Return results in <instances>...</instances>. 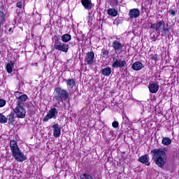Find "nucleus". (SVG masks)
Instances as JSON below:
<instances>
[{"label":"nucleus","mask_w":179,"mask_h":179,"mask_svg":"<svg viewBox=\"0 0 179 179\" xmlns=\"http://www.w3.org/2000/svg\"><path fill=\"white\" fill-rule=\"evenodd\" d=\"M152 160L155 162V164L163 169L166 162H167V155H166V151L162 148L154 149L151 151Z\"/></svg>","instance_id":"obj_1"},{"label":"nucleus","mask_w":179,"mask_h":179,"mask_svg":"<svg viewBox=\"0 0 179 179\" xmlns=\"http://www.w3.org/2000/svg\"><path fill=\"white\" fill-rule=\"evenodd\" d=\"M10 148L12 152V156L20 163L24 162V160H27V157L24 155V153L22 152L20 149H19V146L17 145V142L15 140H11L10 141Z\"/></svg>","instance_id":"obj_2"},{"label":"nucleus","mask_w":179,"mask_h":179,"mask_svg":"<svg viewBox=\"0 0 179 179\" xmlns=\"http://www.w3.org/2000/svg\"><path fill=\"white\" fill-rule=\"evenodd\" d=\"M150 27L157 31L158 34L162 36V37H166L170 33V30L166 27L164 21H158L157 23L152 24Z\"/></svg>","instance_id":"obj_3"},{"label":"nucleus","mask_w":179,"mask_h":179,"mask_svg":"<svg viewBox=\"0 0 179 179\" xmlns=\"http://www.w3.org/2000/svg\"><path fill=\"white\" fill-rule=\"evenodd\" d=\"M53 99H55L57 103H60V101H66L69 99V93L66 90L57 87L55 89Z\"/></svg>","instance_id":"obj_4"},{"label":"nucleus","mask_w":179,"mask_h":179,"mask_svg":"<svg viewBox=\"0 0 179 179\" xmlns=\"http://www.w3.org/2000/svg\"><path fill=\"white\" fill-rule=\"evenodd\" d=\"M55 50H58V51H62V52H68L69 50V45L61 42L59 39H56L54 44Z\"/></svg>","instance_id":"obj_5"},{"label":"nucleus","mask_w":179,"mask_h":179,"mask_svg":"<svg viewBox=\"0 0 179 179\" xmlns=\"http://www.w3.org/2000/svg\"><path fill=\"white\" fill-rule=\"evenodd\" d=\"M14 113L16 114L17 118H24V117H26V108H24V105L17 103L14 109Z\"/></svg>","instance_id":"obj_6"},{"label":"nucleus","mask_w":179,"mask_h":179,"mask_svg":"<svg viewBox=\"0 0 179 179\" xmlns=\"http://www.w3.org/2000/svg\"><path fill=\"white\" fill-rule=\"evenodd\" d=\"M57 117H58V110L55 108H52L49 110L47 115L43 118V121L47 122L49 120H56Z\"/></svg>","instance_id":"obj_7"},{"label":"nucleus","mask_w":179,"mask_h":179,"mask_svg":"<svg viewBox=\"0 0 179 179\" xmlns=\"http://www.w3.org/2000/svg\"><path fill=\"white\" fill-rule=\"evenodd\" d=\"M124 43H120L118 41H114L112 43V47L117 55L124 52Z\"/></svg>","instance_id":"obj_8"},{"label":"nucleus","mask_w":179,"mask_h":179,"mask_svg":"<svg viewBox=\"0 0 179 179\" xmlns=\"http://www.w3.org/2000/svg\"><path fill=\"white\" fill-rule=\"evenodd\" d=\"M14 96L17 100V104H22V106H24V101H26L27 99H29V96H27V95L24 94H22V93L18 91L14 92Z\"/></svg>","instance_id":"obj_9"},{"label":"nucleus","mask_w":179,"mask_h":179,"mask_svg":"<svg viewBox=\"0 0 179 179\" xmlns=\"http://www.w3.org/2000/svg\"><path fill=\"white\" fill-rule=\"evenodd\" d=\"M126 65L127 61L122 60L121 59H114L112 64V68L117 69V68H124Z\"/></svg>","instance_id":"obj_10"},{"label":"nucleus","mask_w":179,"mask_h":179,"mask_svg":"<svg viewBox=\"0 0 179 179\" xmlns=\"http://www.w3.org/2000/svg\"><path fill=\"white\" fill-rule=\"evenodd\" d=\"M85 62H86L87 65H93V64H94V52L93 51L88 52L86 54Z\"/></svg>","instance_id":"obj_11"},{"label":"nucleus","mask_w":179,"mask_h":179,"mask_svg":"<svg viewBox=\"0 0 179 179\" xmlns=\"http://www.w3.org/2000/svg\"><path fill=\"white\" fill-rule=\"evenodd\" d=\"M150 160V157L148 154L142 155L138 158V162H140V163H142L143 164H145V166H150V162H149Z\"/></svg>","instance_id":"obj_12"},{"label":"nucleus","mask_w":179,"mask_h":179,"mask_svg":"<svg viewBox=\"0 0 179 179\" xmlns=\"http://www.w3.org/2000/svg\"><path fill=\"white\" fill-rule=\"evenodd\" d=\"M139 15H141V11L138 8H132L129 13L130 19H136V17H139Z\"/></svg>","instance_id":"obj_13"},{"label":"nucleus","mask_w":179,"mask_h":179,"mask_svg":"<svg viewBox=\"0 0 179 179\" xmlns=\"http://www.w3.org/2000/svg\"><path fill=\"white\" fill-rule=\"evenodd\" d=\"M52 127L53 128V136L55 138H59V136H61V129L59 128V124L56 123Z\"/></svg>","instance_id":"obj_14"},{"label":"nucleus","mask_w":179,"mask_h":179,"mask_svg":"<svg viewBox=\"0 0 179 179\" xmlns=\"http://www.w3.org/2000/svg\"><path fill=\"white\" fill-rule=\"evenodd\" d=\"M81 3L87 10H90L93 8L92 0H81Z\"/></svg>","instance_id":"obj_15"},{"label":"nucleus","mask_w":179,"mask_h":179,"mask_svg":"<svg viewBox=\"0 0 179 179\" xmlns=\"http://www.w3.org/2000/svg\"><path fill=\"white\" fill-rule=\"evenodd\" d=\"M148 89L150 93H157L159 91V85L155 83L149 84Z\"/></svg>","instance_id":"obj_16"},{"label":"nucleus","mask_w":179,"mask_h":179,"mask_svg":"<svg viewBox=\"0 0 179 179\" xmlns=\"http://www.w3.org/2000/svg\"><path fill=\"white\" fill-rule=\"evenodd\" d=\"M65 82L67 85L68 89H73L75 86H76V82L75 81L74 79H69V80H65Z\"/></svg>","instance_id":"obj_17"},{"label":"nucleus","mask_w":179,"mask_h":179,"mask_svg":"<svg viewBox=\"0 0 179 179\" xmlns=\"http://www.w3.org/2000/svg\"><path fill=\"white\" fill-rule=\"evenodd\" d=\"M143 68V64L141 62H136L132 64V69L134 71H141Z\"/></svg>","instance_id":"obj_18"},{"label":"nucleus","mask_w":179,"mask_h":179,"mask_svg":"<svg viewBox=\"0 0 179 179\" xmlns=\"http://www.w3.org/2000/svg\"><path fill=\"white\" fill-rule=\"evenodd\" d=\"M15 66V62H10L6 64V69L8 72V73H12L13 71V68Z\"/></svg>","instance_id":"obj_19"},{"label":"nucleus","mask_w":179,"mask_h":179,"mask_svg":"<svg viewBox=\"0 0 179 179\" xmlns=\"http://www.w3.org/2000/svg\"><path fill=\"white\" fill-rule=\"evenodd\" d=\"M6 118L9 125H13V124H15V114H13V113L9 114Z\"/></svg>","instance_id":"obj_20"},{"label":"nucleus","mask_w":179,"mask_h":179,"mask_svg":"<svg viewBox=\"0 0 179 179\" xmlns=\"http://www.w3.org/2000/svg\"><path fill=\"white\" fill-rule=\"evenodd\" d=\"M72 39V36L69 34H65L62 36V41L63 43H69Z\"/></svg>","instance_id":"obj_21"},{"label":"nucleus","mask_w":179,"mask_h":179,"mask_svg":"<svg viewBox=\"0 0 179 179\" xmlns=\"http://www.w3.org/2000/svg\"><path fill=\"white\" fill-rule=\"evenodd\" d=\"M107 13L109 16H113V17H115V16L118 15V11H117L115 8H109L107 10Z\"/></svg>","instance_id":"obj_22"},{"label":"nucleus","mask_w":179,"mask_h":179,"mask_svg":"<svg viewBox=\"0 0 179 179\" xmlns=\"http://www.w3.org/2000/svg\"><path fill=\"white\" fill-rule=\"evenodd\" d=\"M101 74L103 75V76H110L111 75V68L110 67H106L101 71Z\"/></svg>","instance_id":"obj_23"},{"label":"nucleus","mask_w":179,"mask_h":179,"mask_svg":"<svg viewBox=\"0 0 179 179\" xmlns=\"http://www.w3.org/2000/svg\"><path fill=\"white\" fill-rule=\"evenodd\" d=\"M3 7L1 10H0V22L1 23H5V19H6V11L3 12Z\"/></svg>","instance_id":"obj_24"},{"label":"nucleus","mask_w":179,"mask_h":179,"mask_svg":"<svg viewBox=\"0 0 179 179\" xmlns=\"http://www.w3.org/2000/svg\"><path fill=\"white\" fill-rule=\"evenodd\" d=\"M162 145L164 146H169V145H171V138L169 137H164L162 141Z\"/></svg>","instance_id":"obj_25"},{"label":"nucleus","mask_w":179,"mask_h":179,"mask_svg":"<svg viewBox=\"0 0 179 179\" xmlns=\"http://www.w3.org/2000/svg\"><path fill=\"white\" fill-rule=\"evenodd\" d=\"M8 122V118L3 115V114L0 113V123L6 124Z\"/></svg>","instance_id":"obj_26"},{"label":"nucleus","mask_w":179,"mask_h":179,"mask_svg":"<svg viewBox=\"0 0 179 179\" xmlns=\"http://www.w3.org/2000/svg\"><path fill=\"white\" fill-rule=\"evenodd\" d=\"M108 54H109V52L108 50H106V49L101 50V56L103 58H108Z\"/></svg>","instance_id":"obj_27"},{"label":"nucleus","mask_w":179,"mask_h":179,"mask_svg":"<svg viewBox=\"0 0 179 179\" xmlns=\"http://www.w3.org/2000/svg\"><path fill=\"white\" fill-rule=\"evenodd\" d=\"M80 179H94L93 176L87 173H83L80 176Z\"/></svg>","instance_id":"obj_28"},{"label":"nucleus","mask_w":179,"mask_h":179,"mask_svg":"<svg viewBox=\"0 0 179 179\" xmlns=\"http://www.w3.org/2000/svg\"><path fill=\"white\" fill-rule=\"evenodd\" d=\"M110 6H115L118 3V0H108Z\"/></svg>","instance_id":"obj_29"},{"label":"nucleus","mask_w":179,"mask_h":179,"mask_svg":"<svg viewBox=\"0 0 179 179\" xmlns=\"http://www.w3.org/2000/svg\"><path fill=\"white\" fill-rule=\"evenodd\" d=\"M6 106V101L2 99H0V108L5 107Z\"/></svg>","instance_id":"obj_30"},{"label":"nucleus","mask_w":179,"mask_h":179,"mask_svg":"<svg viewBox=\"0 0 179 179\" xmlns=\"http://www.w3.org/2000/svg\"><path fill=\"white\" fill-rule=\"evenodd\" d=\"M118 125H120V124L117 121H114L112 123V126H113V128H118Z\"/></svg>","instance_id":"obj_31"},{"label":"nucleus","mask_w":179,"mask_h":179,"mask_svg":"<svg viewBox=\"0 0 179 179\" xmlns=\"http://www.w3.org/2000/svg\"><path fill=\"white\" fill-rule=\"evenodd\" d=\"M17 8H20V9H22V8H23V2L18 1L17 3Z\"/></svg>","instance_id":"obj_32"},{"label":"nucleus","mask_w":179,"mask_h":179,"mask_svg":"<svg viewBox=\"0 0 179 179\" xmlns=\"http://www.w3.org/2000/svg\"><path fill=\"white\" fill-rule=\"evenodd\" d=\"M169 15H171V16H176V10H171L169 11Z\"/></svg>","instance_id":"obj_33"},{"label":"nucleus","mask_w":179,"mask_h":179,"mask_svg":"<svg viewBox=\"0 0 179 179\" xmlns=\"http://www.w3.org/2000/svg\"><path fill=\"white\" fill-rule=\"evenodd\" d=\"M152 61H157V55H155L151 58Z\"/></svg>","instance_id":"obj_34"},{"label":"nucleus","mask_w":179,"mask_h":179,"mask_svg":"<svg viewBox=\"0 0 179 179\" xmlns=\"http://www.w3.org/2000/svg\"><path fill=\"white\" fill-rule=\"evenodd\" d=\"M8 31H9V33L12 32V28H10V29H8Z\"/></svg>","instance_id":"obj_35"},{"label":"nucleus","mask_w":179,"mask_h":179,"mask_svg":"<svg viewBox=\"0 0 179 179\" xmlns=\"http://www.w3.org/2000/svg\"><path fill=\"white\" fill-rule=\"evenodd\" d=\"M125 117H126L127 120H128V117H127V116H125Z\"/></svg>","instance_id":"obj_36"}]
</instances>
